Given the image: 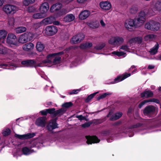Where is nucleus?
<instances>
[{"instance_id":"obj_5","label":"nucleus","mask_w":161,"mask_h":161,"mask_svg":"<svg viewBox=\"0 0 161 161\" xmlns=\"http://www.w3.org/2000/svg\"><path fill=\"white\" fill-rule=\"evenodd\" d=\"M3 10L7 14H13L18 10L16 6L10 4H7L4 6Z\"/></svg>"},{"instance_id":"obj_12","label":"nucleus","mask_w":161,"mask_h":161,"mask_svg":"<svg viewBox=\"0 0 161 161\" xmlns=\"http://www.w3.org/2000/svg\"><path fill=\"white\" fill-rule=\"evenodd\" d=\"M130 74L125 73L118 76L113 81L111 82L112 84H114L121 81L130 76Z\"/></svg>"},{"instance_id":"obj_24","label":"nucleus","mask_w":161,"mask_h":161,"mask_svg":"<svg viewBox=\"0 0 161 161\" xmlns=\"http://www.w3.org/2000/svg\"><path fill=\"white\" fill-rule=\"evenodd\" d=\"M122 112L116 113L110 117L109 119L111 121L116 120L119 119L122 116Z\"/></svg>"},{"instance_id":"obj_49","label":"nucleus","mask_w":161,"mask_h":161,"mask_svg":"<svg viewBox=\"0 0 161 161\" xmlns=\"http://www.w3.org/2000/svg\"><path fill=\"white\" fill-rule=\"evenodd\" d=\"M148 103L151 102H154L158 104H159L160 103V101L158 99L154 98L148 99Z\"/></svg>"},{"instance_id":"obj_54","label":"nucleus","mask_w":161,"mask_h":161,"mask_svg":"<svg viewBox=\"0 0 161 161\" xmlns=\"http://www.w3.org/2000/svg\"><path fill=\"white\" fill-rule=\"evenodd\" d=\"M148 103V100H145L141 102L138 105V107L141 108L146 103Z\"/></svg>"},{"instance_id":"obj_44","label":"nucleus","mask_w":161,"mask_h":161,"mask_svg":"<svg viewBox=\"0 0 161 161\" xmlns=\"http://www.w3.org/2000/svg\"><path fill=\"white\" fill-rule=\"evenodd\" d=\"M73 105V104L71 102H66L63 103L62 106L63 107L66 108L72 107Z\"/></svg>"},{"instance_id":"obj_21","label":"nucleus","mask_w":161,"mask_h":161,"mask_svg":"<svg viewBox=\"0 0 161 161\" xmlns=\"http://www.w3.org/2000/svg\"><path fill=\"white\" fill-rule=\"evenodd\" d=\"M55 20L54 16H51L43 19L42 22L45 25H47L53 23Z\"/></svg>"},{"instance_id":"obj_27","label":"nucleus","mask_w":161,"mask_h":161,"mask_svg":"<svg viewBox=\"0 0 161 161\" xmlns=\"http://www.w3.org/2000/svg\"><path fill=\"white\" fill-rule=\"evenodd\" d=\"M75 17L72 14H68L64 18V20L66 22H69L73 21Z\"/></svg>"},{"instance_id":"obj_1","label":"nucleus","mask_w":161,"mask_h":161,"mask_svg":"<svg viewBox=\"0 0 161 161\" xmlns=\"http://www.w3.org/2000/svg\"><path fill=\"white\" fill-rule=\"evenodd\" d=\"M146 14L143 11H141L134 19H127L125 23V28L129 31H133V28L141 26L146 20Z\"/></svg>"},{"instance_id":"obj_47","label":"nucleus","mask_w":161,"mask_h":161,"mask_svg":"<svg viewBox=\"0 0 161 161\" xmlns=\"http://www.w3.org/2000/svg\"><path fill=\"white\" fill-rule=\"evenodd\" d=\"M105 46V44L104 43H102L100 45L95 46L94 48L97 50H100L103 48Z\"/></svg>"},{"instance_id":"obj_3","label":"nucleus","mask_w":161,"mask_h":161,"mask_svg":"<svg viewBox=\"0 0 161 161\" xmlns=\"http://www.w3.org/2000/svg\"><path fill=\"white\" fill-rule=\"evenodd\" d=\"M156 108L152 105H148L143 110V113L146 116L150 117L154 116Z\"/></svg>"},{"instance_id":"obj_31","label":"nucleus","mask_w":161,"mask_h":161,"mask_svg":"<svg viewBox=\"0 0 161 161\" xmlns=\"http://www.w3.org/2000/svg\"><path fill=\"white\" fill-rule=\"evenodd\" d=\"M46 14L42 13H37L33 15V17L35 19H42L45 17Z\"/></svg>"},{"instance_id":"obj_20","label":"nucleus","mask_w":161,"mask_h":161,"mask_svg":"<svg viewBox=\"0 0 161 161\" xmlns=\"http://www.w3.org/2000/svg\"><path fill=\"white\" fill-rule=\"evenodd\" d=\"M7 34V31L4 30H0V43H4Z\"/></svg>"},{"instance_id":"obj_10","label":"nucleus","mask_w":161,"mask_h":161,"mask_svg":"<svg viewBox=\"0 0 161 161\" xmlns=\"http://www.w3.org/2000/svg\"><path fill=\"white\" fill-rule=\"evenodd\" d=\"M21 64L27 67L34 68L36 64V60L34 59H28L22 61Z\"/></svg>"},{"instance_id":"obj_18","label":"nucleus","mask_w":161,"mask_h":161,"mask_svg":"<svg viewBox=\"0 0 161 161\" xmlns=\"http://www.w3.org/2000/svg\"><path fill=\"white\" fill-rule=\"evenodd\" d=\"M49 8V5L47 2H45L40 6L39 9L41 12L45 14Z\"/></svg>"},{"instance_id":"obj_29","label":"nucleus","mask_w":161,"mask_h":161,"mask_svg":"<svg viewBox=\"0 0 161 161\" xmlns=\"http://www.w3.org/2000/svg\"><path fill=\"white\" fill-rule=\"evenodd\" d=\"M153 31H156L159 30L160 27L161 25L160 23L156 21L153 20Z\"/></svg>"},{"instance_id":"obj_9","label":"nucleus","mask_w":161,"mask_h":161,"mask_svg":"<svg viewBox=\"0 0 161 161\" xmlns=\"http://www.w3.org/2000/svg\"><path fill=\"white\" fill-rule=\"evenodd\" d=\"M64 53L63 51L59 52L58 53H51L48 54L47 56V59L43 60L42 61L43 64H45L47 63H49L52 62L51 60L53 57L56 55H63Z\"/></svg>"},{"instance_id":"obj_2","label":"nucleus","mask_w":161,"mask_h":161,"mask_svg":"<svg viewBox=\"0 0 161 161\" xmlns=\"http://www.w3.org/2000/svg\"><path fill=\"white\" fill-rule=\"evenodd\" d=\"M66 111V109L63 108L56 110H55V108H53L42 110L40 111V113L43 116H46L48 114H53L54 117L57 115L58 117H60L65 113Z\"/></svg>"},{"instance_id":"obj_35","label":"nucleus","mask_w":161,"mask_h":161,"mask_svg":"<svg viewBox=\"0 0 161 161\" xmlns=\"http://www.w3.org/2000/svg\"><path fill=\"white\" fill-rule=\"evenodd\" d=\"M8 49L0 43V54H5L8 53Z\"/></svg>"},{"instance_id":"obj_41","label":"nucleus","mask_w":161,"mask_h":161,"mask_svg":"<svg viewBox=\"0 0 161 161\" xmlns=\"http://www.w3.org/2000/svg\"><path fill=\"white\" fill-rule=\"evenodd\" d=\"M25 33L26 34L25 35L27 38L28 41H31L33 40L34 35L32 33L27 32Z\"/></svg>"},{"instance_id":"obj_46","label":"nucleus","mask_w":161,"mask_h":161,"mask_svg":"<svg viewBox=\"0 0 161 161\" xmlns=\"http://www.w3.org/2000/svg\"><path fill=\"white\" fill-rule=\"evenodd\" d=\"M35 1V0H24L23 3L25 6H28L30 4L33 3Z\"/></svg>"},{"instance_id":"obj_38","label":"nucleus","mask_w":161,"mask_h":161,"mask_svg":"<svg viewBox=\"0 0 161 161\" xmlns=\"http://www.w3.org/2000/svg\"><path fill=\"white\" fill-rule=\"evenodd\" d=\"M22 151L23 154L25 155H29L31 154L30 149L26 147H23Z\"/></svg>"},{"instance_id":"obj_42","label":"nucleus","mask_w":161,"mask_h":161,"mask_svg":"<svg viewBox=\"0 0 161 161\" xmlns=\"http://www.w3.org/2000/svg\"><path fill=\"white\" fill-rule=\"evenodd\" d=\"M112 94L111 93H108V92H106L103 94L102 95H101L100 96H99L97 97V100H99L104 98L106 96L108 95H110Z\"/></svg>"},{"instance_id":"obj_8","label":"nucleus","mask_w":161,"mask_h":161,"mask_svg":"<svg viewBox=\"0 0 161 161\" xmlns=\"http://www.w3.org/2000/svg\"><path fill=\"white\" fill-rule=\"evenodd\" d=\"M85 37L84 35L82 33H79L74 36L71 40L72 44H75L80 42Z\"/></svg>"},{"instance_id":"obj_40","label":"nucleus","mask_w":161,"mask_h":161,"mask_svg":"<svg viewBox=\"0 0 161 161\" xmlns=\"http://www.w3.org/2000/svg\"><path fill=\"white\" fill-rule=\"evenodd\" d=\"M98 93V92L92 93L89 95L85 99V102L86 103L89 102Z\"/></svg>"},{"instance_id":"obj_58","label":"nucleus","mask_w":161,"mask_h":161,"mask_svg":"<svg viewBox=\"0 0 161 161\" xmlns=\"http://www.w3.org/2000/svg\"><path fill=\"white\" fill-rule=\"evenodd\" d=\"M125 54V53L123 52L117 51V56L118 57H120L124 55Z\"/></svg>"},{"instance_id":"obj_60","label":"nucleus","mask_w":161,"mask_h":161,"mask_svg":"<svg viewBox=\"0 0 161 161\" xmlns=\"http://www.w3.org/2000/svg\"><path fill=\"white\" fill-rule=\"evenodd\" d=\"M120 49L125 50H127L129 49L128 46L126 45H122L121 46Z\"/></svg>"},{"instance_id":"obj_43","label":"nucleus","mask_w":161,"mask_h":161,"mask_svg":"<svg viewBox=\"0 0 161 161\" xmlns=\"http://www.w3.org/2000/svg\"><path fill=\"white\" fill-rule=\"evenodd\" d=\"M11 132V130L10 129L7 128L2 132L3 135L4 136H6L9 135Z\"/></svg>"},{"instance_id":"obj_11","label":"nucleus","mask_w":161,"mask_h":161,"mask_svg":"<svg viewBox=\"0 0 161 161\" xmlns=\"http://www.w3.org/2000/svg\"><path fill=\"white\" fill-rule=\"evenodd\" d=\"M87 139L86 143L88 144H92V143H97L99 142L100 140L96 136H86Z\"/></svg>"},{"instance_id":"obj_51","label":"nucleus","mask_w":161,"mask_h":161,"mask_svg":"<svg viewBox=\"0 0 161 161\" xmlns=\"http://www.w3.org/2000/svg\"><path fill=\"white\" fill-rule=\"evenodd\" d=\"M92 123L93 122L92 121L85 123L82 125V127L84 128L88 127H89L91 125H92Z\"/></svg>"},{"instance_id":"obj_61","label":"nucleus","mask_w":161,"mask_h":161,"mask_svg":"<svg viewBox=\"0 0 161 161\" xmlns=\"http://www.w3.org/2000/svg\"><path fill=\"white\" fill-rule=\"evenodd\" d=\"M88 25L90 27L93 28H96L95 26H94L93 24L91 23H89L88 24Z\"/></svg>"},{"instance_id":"obj_34","label":"nucleus","mask_w":161,"mask_h":161,"mask_svg":"<svg viewBox=\"0 0 161 161\" xmlns=\"http://www.w3.org/2000/svg\"><path fill=\"white\" fill-rule=\"evenodd\" d=\"M114 38L115 40L116 45L122 44L124 41V39L122 37L117 36H115L114 37Z\"/></svg>"},{"instance_id":"obj_19","label":"nucleus","mask_w":161,"mask_h":161,"mask_svg":"<svg viewBox=\"0 0 161 161\" xmlns=\"http://www.w3.org/2000/svg\"><path fill=\"white\" fill-rule=\"evenodd\" d=\"M62 6V4L59 3H57L53 4L51 7L50 10L52 12H55L60 9Z\"/></svg>"},{"instance_id":"obj_37","label":"nucleus","mask_w":161,"mask_h":161,"mask_svg":"<svg viewBox=\"0 0 161 161\" xmlns=\"http://www.w3.org/2000/svg\"><path fill=\"white\" fill-rule=\"evenodd\" d=\"M154 7L157 10L161 11V1H157L154 4Z\"/></svg>"},{"instance_id":"obj_52","label":"nucleus","mask_w":161,"mask_h":161,"mask_svg":"<svg viewBox=\"0 0 161 161\" xmlns=\"http://www.w3.org/2000/svg\"><path fill=\"white\" fill-rule=\"evenodd\" d=\"M148 103V100H145L141 102L138 105V107L141 108L146 103Z\"/></svg>"},{"instance_id":"obj_33","label":"nucleus","mask_w":161,"mask_h":161,"mask_svg":"<svg viewBox=\"0 0 161 161\" xmlns=\"http://www.w3.org/2000/svg\"><path fill=\"white\" fill-rule=\"evenodd\" d=\"M61 55H60L55 56L53 58H54V59L52 62H52L55 64H59L61 60V57L59 56Z\"/></svg>"},{"instance_id":"obj_25","label":"nucleus","mask_w":161,"mask_h":161,"mask_svg":"<svg viewBox=\"0 0 161 161\" xmlns=\"http://www.w3.org/2000/svg\"><path fill=\"white\" fill-rule=\"evenodd\" d=\"M26 35V33H24L19 36L18 39V41L19 43H24L28 42Z\"/></svg>"},{"instance_id":"obj_6","label":"nucleus","mask_w":161,"mask_h":161,"mask_svg":"<svg viewBox=\"0 0 161 161\" xmlns=\"http://www.w3.org/2000/svg\"><path fill=\"white\" fill-rule=\"evenodd\" d=\"M6 42L10 45H17L18 43L16 36L13 33H9L7 38Z\"/></svg>"},{"instance_id":"obj_57","label":"nucleus","mask_w":161,"mask_h":161,"mask_svg":"<svg viewBox=\"0 0 161 161\" xmlns=\"http://www.w3.org/2000/svg\"><path fill=\"white\" fill-rule=\"evenodd\" d=\"M79 90L77 89V90H73L71 92H69V94L70 95H71L72 94H77L78 93V91Z\"/></svg>"},{"instance_id":"obj_63","label":"nucleus","mask_w":161,"mask_h":161,"mask_svg":"<svg viewBox=\"0 0 161 161\" xmlns=\"http://www.w3.org/2000/svg\"><path fill=\"white\" fill-rule=\"evenodd\" d=\"M147 37L149 39H153L154 37L153 35H148L147 36Z\"/></svg>"},{"instance_id":"obj_17","label":"nucleus","mask_w":161,"mask_h":161,"mask_svg":"<svg viewBox=\"0 0 161 161\" xmlns=\"http://www.w3.org/2000/svg\"><path fill=\"white\" fill-rule=\"evenodd\" d=\"M90 12L89 10H85L82 11L79 14V18L80 20H84L87 18L90 15Z\"/></svg>"},{"instance_id":"obj_59","label":"nucleus","mask_w":161,"mask_h":161,"mask_svg":"<svg viewBox=\"0 0 161 161\" xmlns=\"http://www.w3.org/2000/svg\"><path fill=\"white\" fill-rule=\"evenodd\" d=\"M42 64H43L42 62L40 63H37L36 62V64L35 65V67H34V68H36L38 67H41L42 66Z\"/></svg>"},{"instance_id":"obj_26","label":"nucleus","mask_w":161,"mask_h":161,"mask_svg":"<svg viewBox=\"0 0 161 161\" xmlns=\"http://www.w3.org/2000/svg\"><path fill=\"white\" fill-rule=\"evenodd\" d=\"M27 28L25 26H19L16 27L14 29V31L17 34H20L25 32Z\"/></svg>"},{"instance_id":"obj_50","label":"nucleus","mask_w":161,"mask_h":161,"mask_svg":"<svg viewBox=\"0 0 161 161\" xmlns=\"http://www.w3.org/2000/svg\"><path fill=\"white\" fill-rule=\"evenodd\" d=\"M108 43L113 45H116L115 40L114 37V38H110L108 41Z\"/></svg>"},{"instance_id":"obj_55","label":"nucleus","mask_w":161,"mask_h":161,"mask_svg":"<svg viewBox=\"0 0 161 161\" xmlns=\"http://www.w3.org/2000/svg\"><path fill=\"white\" fill-rule=\"evenodd\" d=\"M136 39V42H137L138 43H141L142 42V38L141 37L138 36L134 38Z\"/></svg>"},{"instance_id":"obj_36","label":"nucleus","mask_w":161,"mask_h":161,"mask_svg":"<svg viewBox=\"0 0 161 161\" xmlns=\"http://www.w3.org/2000/svg\"><path fill=\"white\" fill-rule=\"evenodd\" d=\"M45 48L44 45L41 42H38L36 45V48L39 52H42Z\"/></svg>"},{"instance_id":"obj_32","label":"nucleus","mask_w":161,"mask_h":161,"mask_svg":"<svg viewBox=\"0 0 161 161\" xmlns=\"http://www.w3.org/2000/svg\"><path fill=\"white\" fill-rule=\"evenodd\" d=\"M159 48V45L158 43L157 42L154 46L150 49V52L151 54H155L157 52Z\"/></svg>"},{"instance_id":"obj_62","label":"nucleus","mask_w":161,"mask_h":161,"mask_svg":"<svg viewBox=\"0 0 161 161\" xmlns=\"http://www.w3.org/2000/svg\"><path fill=\"white\" fill-rule=\"evenodd\" d=\"M135 42L136 39L134 38H131L130 39L129 41V42L131 44H132Z\"/></svg>"},{"instance_id":"obj_7","label":"nucleus","mask_w":161,"mask_h":161,"mask_svg":"<svg viewBox=\"0 0 161 161\" xmlns=\"http://www.w3.org/2000/svg\"><path fill=\"white\" fill-rule=\"evenodd\" d=\"M58 32L57 27L54 25H49L47 26L45 29L46 34L48 36H53Z\"/></svg>"},{"instance_id":"obj_22","label":"nucleus","mask_w":161,"mask_h":161,"mask_svg":"<svg viewBox=\"0 0 161 161\" xmlns=\"http://www.w3.org/2000/svg\"><path fill=\"white\" fill-rule=\"evenodd\" d=\"M34 47V45L32 43H27L24 45L23 49L26 51H29L32 49Z\"/></svg>"},{"instance_id":"obj_48","label":"nucleus","mask_w":161,"mask_h":161,"mask_svg":"<svg viewBox=\"0 0 161 161\" xmlns=\"http://www.w3.org/2000/svg\"><path fill=\"white\" fill-rule=\"evenodd\" d=\"M14 23L15 21L14 18H11L9 20L8 24L11 27L14 26Z\"/></svg>"},{"instance_id":"obj_45","label":"nucleus","mask_w":161,"mask_h":161,"mask_svg":"<svg viewBox=\"0 0 161 161\" xmlns=\"http://www.w3.org/2000/svg\"><path fill=\"white\" fill-rule=\"evenodd\" d=\"M143 125V124L141 123H137L136 124L132 125L130 126L129 128L130 129H134L140 127Z\"/></svg>"},{"instance_id":"obj_14","label":"nucleus","mask_w":161,"mask_h":161,"mask_svg":"<svg viewBox=\"0 0 161 161\" xmlns=\"http://www.w3.org/2000/svg\"><path fill=\"white\" fill-rule=\"evenodd\" d=\"M46 117L45 116L38 118L36 120V124L38 126L44 127L46 123Z\"/></svg>"},{"instance_id":"obj_64","label":"nucleus","mask_w":161,"mask_h":161,"mask_svg":"<svg viewBox=\"0 0 161 161\" xmlns=\"http://www.w3.org/2000/svg\"><path fill=\"white\" fill-rule=\"evenodd\" d=\"M34 9L32 7H29L28 8V11L29 12H31L33 11Z\"/></svg>"},{"instance_id":"obj_28","label":"nucleus","mask_w":161,"mask_h":161,"mask_svg":"<svg viewBox=\"0 0 161 161\" xmlns=\"http://www.w3.org/2000/svg\"><path fill=\"white\" fill-rule=\"evenodd\" d=\"M153 20H150L146 23L145 24V28L147 30L153 31Z\"/></svg>"},{"instance_id":"obj_15","label":"nucleus","mask_w":161,"mask_h":161,"mask_svg":"<svg viewBox=\"0 0 161 161\" xmlns=\"http://www.w3.org/2000/svg\"><path fill=\"white\" fill-rule=\"evenodd\" d=\"M99 5L102 9L105 10L110 9L111 7V4L108 1L101 2Z\"/></svg>"},{"instance_id":"obj_4","label":"nucleus","mask_w":161,"mask_h":161,"mask_svg":"<svg viewBox=\"0 0 161 161\" xmlns=\"http://www.w3.org/2000/svg\"><path fill=\"white\" fill-rule=\"evenodd\" d=\"M58 118L56 117L51 120V121L49 122L46 127L47 129L49 132L52 133H54V132L53 130L56 128H58V124L57 123Z\"/></svg>"},{"instance_id":"obj_30","label":"nucleus","mask_w":161,"mask_h":161,"mask_svg":"<svg viewBox=\"0 0 161 161\" xmlns=\"http://www.w3.org/2000/svg\"><path fill=\"white\" fill-rule=\"evenodd\" d=\"M92 44L91 42H86L81 44L80 47L82 49H85L87 48H89L92 47Z\"/></svg>"},{"instance_id":"obj_23","label":"nucleus","mask_w":161,"mask_h":161,"mask_svg":"<svg viewBox=\"0 0 161 161\" xmlns=\"http://www.w3.org/2000/svg\"><path fill=\"white\" fill-rule=\"evenodd\" d=\"M55 12V14L56 17H58L63 15L67 13V10L66 9L62 8L56 11Z\"/></svg>"},{"instance_id":"obj_56","label":"nucleus","mask_w":161,"mask_h":161,"mask_svg":"<svg viewBox=\"0 0 161 161\" xmlns=\"http://www.w3.org/2000/svg\"><path fill=\"white\" fill-rule=\"evenodd\" d=\"M76 117L80 120H82L86 119V118L85 116H83L82 115L77 116Z\"/></svg>"},{"instance_id":"obj_39","label":"nucleus","mask_w":161,"mask_h":161,"mask_svg":"<svg viewBox=\"0 0 161 161\" xmlns=\"http://www.w3.org/2000/svg\"><path fill=\"white\" fill-rule=\"evenodd\" d=\"M138 10V8L137 5H133L130 9V12L131 14H136Z\"/></svg>"},{"instance_id":"obj_13","label":"nucleus","mask_w":161,"mask_h":161,"mask_svg":"<svg viewBox=\"0 0 161 161\" xmlns=\"http://www.w3.org/2000/svg\"><path fill=\"white\" fill-rule=\"evenodd\" d=\"M36 135V134L34 133H28L23 135H20L17 134H15L14 136L15 137L19 138V139L25 140L34 137Z\"/></svg>"},{"instance_id":"obj_53","label":"nucleus","mask_w":161,"mask_h":161,"mask_svg":"<svg viewBox=\"0 0 161 161\" xmlns=\"http://www.w3.org/2000/svg\"><path fill=\"white\" fill-rule=\"evenodd\" d=\"M148 103V100H145L141 102L138 105V107L141 108L146 103Z\"/></svg>"},{"instance_id":"obj_16","label":"nucleus","mask_w":161,"mask_h":161,"mask_svg":"<svg viewBox=\"0 0 161 161\" xmlns=\"http://www.w3.org/2000/svg\"><path fill=\"white\" fill-rule=\"evenodd\" d=\"M153 93L152 91L150 90H145L140 94L141 98H149L153 97Z\"/></svg>"}]
</instances>
